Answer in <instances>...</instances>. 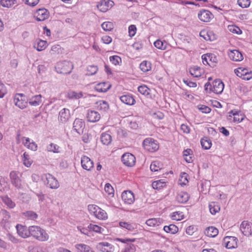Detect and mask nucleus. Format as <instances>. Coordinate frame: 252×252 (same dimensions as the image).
<instances>
[{"instance_id": "12", "label": "nucleus", "mask_w": 252, "mask_h": 252, "mask_svg": "<svg viewBox=\"0 0 252 252\" xmlns=\"http://www.w3.org/2000/svg\"><path fill=\"white\" fill-rule=\"evenodd\" d=\"M96 249L101 252H114V246L106 241H102L96 245Z\"/></svg>"}, {"instance_id": "44", "label": "nucleus", "mask_w": 252, "mask_h": 252, "mask_svg": "<svg viewBox=\"0 0 252 252\" xmlns=\"http://www.w3.org/2000/svg\"><path fill=\"white\" fill-rule=\"evenodd\" d=\"M75 247L79 252H94L91 247L85 244H79Z\"/></svg>"}, {"instance_id": "17", "label": "nucleus", "mask_w": 252, "mask_h": 252, "mask_svg": "<svg viewBox=\"0 0 252 252\" xmlns=\"http://www.w3.org/2000/svg\"><path fill=\"white\" fill-rule=\"evenodd\" d=\"M122 199L125 204H132L135 201L134 193L130 190H125L122 193Z\"/></svg>"}, {"instance_id": "61", "label": "nucleus", "mask_w": 252, "mask_h": 252, "mask_svg": "<svg viewBox=\"0 0 252 252\" xmlns=\"http://www.w3.org/2000/svg\"><path fill=\"white\" fill-rule=\"evenodd\" d=\"M138 92L142 94L148 95L150 94V89L146 85H142L138 88Z\"/></svg>"}, {"instance_id": "10", "label": "nucleus", "mask_w": 252, "mask_h": 252, "mask_svg": "<svg viewBox=\"0 0 252 252\" xmlns=\"http://www.w3.org/2000/svg\"><path fill=\"white\" fill-rule=\"evenodd\" d=\"M114 5L111 0H100L97 2L96 7L101 12H106L110 10Z\"/></svg>"}, {"instance_id": "40", "label": "nucleus", "mask_w": 252, "mask_h": 252, "mask_svg": "<svg viewBox=\"0 0 252 252\" xmlns=\"http://www.w3.org/2000/svg\"><path fill=\"white\" fill-rule=\"evenodd\" d=\"M189 197V195L187 192L181 191L178 194L176 199L179 203H184L187 202Z\"/></svg>"}, {"instance_id": "57", "label": "nucleus", "mask_w": 252, "mask_h": 252, "mask_svg": "<svg viewBox=\"0 0 252 252\" xmlns=\"http://www.w3.org/2000/svg\"><path fill=\"white\" fill-rule=\"evenodd\" d=\"M67 97L69 98H75L78 99L83 96V94L81 92L77 93L74 91H69L67 94Z\"/></svg>"}, {"instance_id": "3", "label": "nucleus", "mask_w": 252, "mask_h": 252, "mask_svg": "<svg viewBox=\"0 0 252 252\" xmlns=\"http://www.w3.org/2000/svg\"><path fill=\"white\" fill-rule=\"evenodd\" d=\"M224 84L220 79H216L212 83L207 82L205 85V90H209L216 94H221L224 89Z\"/></svg>"}, {"instance_id": "60", "label": "nucleus", "mask_w": 252, "mask_h": 252, "mask_svg": "<svg viewBox=\"0 0 252 252\" xmlns=\"http://www.w3.org/2000/svg\"><path fill=\"white\" fill-rule=\"evenodd\" d=\"M227 29L229 32L232 33H236L237 34H240L242 33V31L241 29L235 25H229L227 27Z\"/></svg>"}, {"instance_id": "9", "label": "nucleus", "mask_w": 252, "mask_h": 252, "mask_svg": "<svg viewBox=\"0 0 252 252\" xmlns=\"http://www.w3.org/2000/svg\"><path fill=\"white\" fill-rule=\"evenodd\" d=\"M16 139L17 143H20L21 141L26 148L32 151H36L37 150V144L28 137H22L21 138L19 135H18Z\"/></svg>"}, {"instance_id": "4", "label": "nucleus", "mask_w": 252, "mask_h": 252, "mask_svg": "<svg viewBox=\"0 0 252 252\" xmlns=\"http://www.w3.org/2000/svg\"><path fill=\"white\" fill-rule=\"evenodd\" d=\"M73 68V66L72 63L66 61L59 62L55 66L56 71L61 74L70 73Z\"/></svg>"}, {"instance_id": "32", "label": "nucleus", "mask_w": 252, "mask_h": 252, "mask_svg": "<svg viewBox=\"0 0 252 252\" xmlns=\"http://www.w3.org/2000/svg\"><path fill=\"white\" fill-rule=\"evenodd\" d=\"M23 164L27 167H30L33 163V160L29 154L25 152L22 156Z\"/></svg>"}, {"instance_id": "25", "label": "nucleus", "mask_w": 252, "mask_h": 252, "mask_svg": "<svg viewBox=\"0 0 252 252\" xmlns=\"http://www.w3.org/2000/svg\"><path fill=\"white\" fill-rule=\"evenodd\" d=\"M228 56L229 58L234 62H240L244 59L242 54L238 50L229 51Z\"/></svg>"}, {"instance_id": "36", "label": "nucleus", "mask_w": 252, "mask_h": 252, "mask_svg": "<svg viewBox=\"0 0 252 252\" xmlns=\"http://www.w3.org/2000/svg\"><path fill=\"white\" fill-rule=\"evenodd\" d=\"M189 72L193 77H199L202 75L203 70L198 66H194L190 68Z\"/></svg>"}, {"instance_id": "16", "label": "nucleus", "mask_w": 252, "mask_h": 252, "mask_svg": "<svg viewBox=\"0 0 252 252\" xmlns=\"http://www.w3.org/2000/svg\"><path fill=\"white\" fill-rule=\"evenodd\" d=\"M238 239L233 236H226L224 238L223 244L228 249H234L237 247Z\"/></svg>"}, {"instance_id": "43", "label": "nucleus", "mask_w": 252, "mask_h": 252, "mask_svg": "<svg viewBox=\"0 0 252 252\" xmlns=\"http://www.w3.org/2000/svg\"><path fill=\"white\" fill-rule=\"evenodd\" d=\"M1 199L3 203L9 209H13L16 206L15 203L7 196L1 197Z\"/></svg>"}, {"instance_id": "51", "label": "nucleus", "mask_w": 252, "mask_h": 252, "mask_svg": "<svg viewBox=\"0 0 252 252\" xmlns=\"http://www.w3.org/2000/svg\"><path fill=\"white\" fill-rule=\"evenodd\" d=\"M189 177L187 173L182 172L181 173L179 179V184L181 186H185L189 183Z\"/></svg>"}, {"instance_id": "1", "label": "nucleus", "mask_w": 252, "mask_h": 252, "mask_svg": "<svg viewBox=\"0 0 252 252\" xmlns=\"http://www.w3.org/2000/svg\"><path fill=\"white\" fill-rule=\"evenodd\" d=\"M30 236L41 242L47 241L49 239L46 231L38 225L31 226Z\"/></svg>"}, {"instance_id": "6", "label": "nucleus", "mask_w": 252, "mask_h": 252, "mask_svg": "<svg viewBox=\"0 0 252 252\" xmlns=\"http://www.w3.org/2000/svg\"><path fill=\"white\" fill-rule=\"evenodd\" d=\"M236 75L243 80H249L252 78V71L248 67H240L234 70Z\"/></svg>"}, {"instance_id": "53", "label": "nucleus", "mask_w": 252, "mask_h": 252, "mask_svg": "<svg viewBox=\"0 0 252 252\" xmlns=\"http://www.w3.org/2000/svg\"><path fill=\"white\" fill-rule=\"evenodd\" d=\"M163 230L167 233L174 234L178 231L179 228L176 225L172 224L168 226H165Z\"/></svg>"}, {"instance_id": "62", "label": "nucleus", "mask_w": 252, "mask_h": 252, "mask_svg": "<svg viewBox=\"0 0 252 252\" xmlns=\"http://www.w3.org/2000/svg\"><path fill=\"white\" fill-rule=\"evenodd\" d=\"M98 70L97 66L89 65L87 68V74L88 75H93L95 74Z\"/></svg>"}, {"instance_id": "41", "label": "nucleus", "mask_w": 252, "mask_h": 252, "mask_svg": "<svg viewBox=\"0 0 252 252\" xmlns=\"http://www.w3.org/2000/svg\"><path fill=\"white\" fill-rule=\"evenodd\" d=\"M46 150L49 152L60 153L62 151V148L57 144L51 143L47 146Z\"/></svg>"}, {"instance_id": "22", "label": "nucleus", "mask_w": 252, "mask_h": 252, "mask_svg": "<svg viewBox=\"0 0 252 252\" xmlns=\"http://www.w3.org/2000/svg\"><path fill=\"white\" fill-rule=\"evenodd\" d=\"M70 110L67 108H63L60 110L59 113L58 120L62 124H65L70 118Z\"/></svg>"}, {"instance_id": "24", "label": "nucleus", "mask_w": 252, "mask_h": 252, "mask_svg": "<svg viewBox=\"0 0 252 252\" xmlns=\"http://www.w3.org/2000/svg\"><path fill=\"white\" fill-rule=\"evenodd\" d=\"M85 126V122L82 119L77 118L73 124L74 130L80 134L83 133Z\"/></svg>"}, {"instance_id": "49", "label": "nucleus", "mask_w": 252, "mask_h": 252, "mask_svg": "<svg viewBox=\"0 0 252 252\" xmlns=\"http://www.w3.org/2000/svg\"><path fill=\"white\" fill-rule=\"evenodd\" d=\"M163 164L159 161H154L150 165V169L152 172H157L162 168Z\"/></svg>"}, {"instance_id": "52", "label": "nucleus", "mask_w": 252, "mask_h": 252, "mask_svg": "<svg viewBox=\"0 0 252 252\" xmlns=\"http://www.w3.org/2000/svg\"><path fill=\"white\" fill-rule=\"evenodd\" d=\"M154 46L158 49L164 50L167 49V43L165 41H161V40H157L154 43Z\"/></svg>"}, {"instance_id": "47", "label": "nucleus", "mask_w": 252, "mask_h": 252, "mask_svg": "<svg viewBox=\"0 0 252 252\" xmlns=\"http://www.w3.org/2000/svg\"><path fill=\"white\" fill-rule=\"evenodd\" d=\"M183 157L187 162L191 163L193 161L192 150L190 149L184 150L183 152Z\"/></svg>"}, {"instance_id": "13", "label": "nucleus", "mask_w": 252, "mask_h": 252, "mask_svg": "<svg viewBox=\"0 0 252 252\" xmlns=\"http://www.w3.org/2000/svg\"><path fill=\"white\" fill-rule=\"evenodd\" d=\"M228 118L229 120H232L235 123H240L245 119V115L241 111L234 109L230 111L228 113Z\"/></svg>"}, {"instance_id": "59", "label": "nucleus", "mask_w": 252, "mask_h": 252, "mask_svg": "<svg viewBox=\"0 0 252 252\" xmlns=\"http://www.w3.org/2000/svg\"><path fill=\"white\" fill-rule=\"evenodd\" d=\"M110 62L115 65H120L122 60L118 56H112L109 57Z\"/></svg>"}, {"instance_id": "18", "label": "nucleus", "mask_w": 252, "mask_h": 252, "mask_svg": "<svg viewBox=\"0 0 252 252\" xmlns=\"http://www.w3.org/2000/svg\"><path fill=\"white\" fill-rule=\"evenodd\" d=\"M34 18L38 21H43L48 19L49 13L45 8L37 10L34 13Z\"/></svg>"}, {"instance_id": "63", "label": "nucleus", "mask_w": 252, "mask_h": 252, "mask_svg": "<svg viewBox=\"0 0 252 252\" xmlns=\"http://www.w3.org/2000/svg\"><path fill=\"white\" fill-rule=\"evenodd\" d=\"M136 246L133 244H127L121 252H135Z\"/></svg>"}, {"instance_id": "31", "label": "nucleus", "mask_w": 252, "mask_h": 252, "mask_svg": "<svg viewBox=\"0 0 252 252\" xmlns=\"http://www.w3.org/2000/svg\"><path fill=\"white\" fill-rule=\"evenodd\" d=\"M111 86L110 84L108 82H102L96 84L94 89L98 92H106L110 88Z\"/></svg>"}, {"instance_id": "35", "label": "nucleus", "mask_w": 252, "mask_h": 252, "mask_svg": "<svg viewBox=\"0 0 252 252\" xmlns=\"http://www.w3.org/2000/svg\"><path fill=\"white\" fill-rule=\"evenodd\" d=\"M119 224L120 227L128 231H132L136 228V225L133 223L121 221L119 222Z\"/></svg>"}, {"instance_id": "37", "label": "nucleus", "mask_w": 252, "mask_h": 252, "mask_svg": "<svg viewBox=\"0 0 252 252\" xmlns=\"http://www.w3.org/2000/svg\"><path fill=\"white\" fill-rule=\"evenodd\" d=\"M166 183L165 179L158 180L153 182L152 187L154 189H160L166 187Z\"/></svg>"}, {"instance_id": "2", "label": "nucleus", "mask_w": 252, "mask_h": 252, "mask_svg": "<svg viewBox=\"0 0 252 252\" xmlns=\"http://www.w3.org/2000/svg\"><path fill=\"white\" fill-rule=\"evenodd\" d=\"M88 209L92 215L98 220H106L108 219V215L106 212L96 205H89Z\"/></svg>"}, {"instance_id": "50", "label": "nucleus", "mask_w": 252, "mask_h": 252, "mask_svg": "<svg viewBox=\"0 0 252 252\" xmlns=\"http://www.w3.org/2000/svg\"><path fill=\"white\" fill-rule=\"evenodd\" d=\"M0 5L4 7L10 8L17 4V0H0Z\"/></svg>"}, {"instance_id": "19", "label": "nucleus", "mask_w": 252, "mask_h": 252, "mask_svg": "<svg viewBox=\"0 0 252 252\" xmlns=\"http://www.w3.org/2000/svg\"><path fill=\"white\" fill-rule=\"evenodd\" d=\"M202 62L204 64H208L212 66L217 62L216 56L213 54H206L202 56Z\"/></svg>"}, {"instance_id": "8", "label": "nucleus", "mask_w": 252, "mask_h": 252, "mask_svg": "<svg viewBox=\"0 0 252 252\" xmlns=\"http://www.w3.org/2000/svg\"><path fill=\"white\" fill-rule=\"evenodd\" d=\"M14 104L20 109H23L28 106V101L25 95L22 94H17L14 97Z\"/></svg>"}, {"instance_id": "5", "label": "nucleus", "mask_w": 252, "mask_h": 252, "mask_svg": "<svg viewBox=\"0 0 252 252\" xmlns=\"http://www.w3.org/2000/svg\"><path fill=\"white\" fill-rule=\"evenodd\" d=\"M41 179L44 184L51 189H57L60 186L58 180L50 174L42 175Z\"/></svg>"}, {"instance_id": "54", "label": "nucleus", "mask_w": 252, "mask_h": 252, "mask_svg": "<svg viewBox=\"0 0 252 252\" xmlns=\"http://www.w3.org/2000/svg\"><path fill=\"white\" fill-rule=\"evenodd\" d=\"M112 141L111 136L106 133H103L101 136V141L104 144L108 145Z\"/></svg>"}, {"instance_id": "48", "label": "nucleus", "mask_w": 252, "mask_h": 252, "mask_svg": "<svg viewBox=\"0 0 252 252\" xmlns=\"http://www.w3.org/2000/svg\"><path fill=\"white\" fill-rule=\"evenodd\" d=\"M200 143L202 148L205 150L210 149L212 145L211 140L207 137L201 138Z\"/></svg>"}, {"instance_id": "15", "label": "nucleus", "mask_w": 252, "mask_h": 252, "mask_svg": "<svg viewBox=\"0 0 252 252\" xmlns=\"http://www.w3.org/2000/svg\"><path fill=\"white\" fill-rule=\"evenodd\" d=\"M18 235L22 238H27L30 237L31 226L29 227L22 224H18L16 226Z\"/></svg>"}, {"instance_id": "45", "label": "nucleus", "mask_w": 252, "mask_h": 252, "mask_svg": "<svg viewBox=\"0 0 252 252\" xmlns=\"http://www.w3.org/2000/svg\"><path fill=\"white\" fill-rule=\"evenodd\" d=\"M139 67L142 71L147 72L151 70L152 64L150 62L144 61L140 64Z\"/></svg>"}, {"instance_id": "46", "label": "nucleus", "mask_w": 252, "mask_h": 252, "mask_svg": "<svg viewBox=\"0 0 252 252\" xmlns=\"http://www.w3.org/2000/svg\"><path fill=\"white\" fill-rule=\"evenodd\" d=\"M95 107L99 110L105 111L108 109L109 105L106 101L100 100L96 102Z\"/></svg>"}, {"instance_id": "7", "label": "nucleus", "mask_w": 252, "mask_h": 252, "mask_svg": "<svg viewBox=\"0 0 252 252\" xmlns=\"http://www.w3.org/2000/svg\"><path fill=\"white\" fill-rule=\"evenodd\" d=\"M143 145L145 150L151 152H155L159 148L158 142L151 137L146 138L143 141Z\"/></svg>"}, {"instance_id": "55", "label": "nucleus", "mask_w": 252, "mask_h": 252, "mask_svg": "<svg viewBox=\"0 0 252 252\" xmlns=\"http://www.w3.org/2000/svg\"><path fill=\"white\" fill-rule=\"evenodd\" d=\"M171 218L173 220H181L185 218V216L182 212L177 211L171 214Z\"/></svg>"}, {"instance_id": "33", "label": "nucleus", "mask_w": 252, "mask_h": 252, "mask_svg": "<svg viewBox=\"0 0 252 252\" xmlns=\"http://www.w3.org/2000/svg\"><path fill=\"white\" fill-rule=\"evenodd\" d=\"M29 103L31 106H37L42 103V96L40 94L35 95L29 99Z\"/></svg>"}, {"instance_id": "14", "label": "nucleus", "mask_w": 252, "mask_h": 252, "mask_svg": "<svg viewBox=\"0 0 252 252\" xmlns=\"http://www.w3.org/2000/svg\"><path fill=\"white\" fill-rule=\"evenodd\" d=\"M122 161L125 165L132 167L135 165L136 158L133 155L126 153L122 156Z\"/></svg>"}, {"instance_id": "30", "label": "nucleus", "mask_w": 252, "mask_h": 252, "mask_svg": "<svg viewBox=\"0 0 252 252\" xmlns=\"http://www.w3.org/2000/svg\"><path fill=\"white\" fill-rule=\"evenodd\" d=\"M120 100L123 103L129 105H132L135 103V100L132 95L128 94L122 95Z\"/></svg>"}, {"instance_id": "27", "label": "nucleus", "mask_w": 252, "mask_h": 252, "mask_svg": "<svg viewBox=\"0 0 252 252\" xmlns=\"http://www.w3.org/2000/svg\"><path fill=\"white\" fill-rule=\"evenodd\" d=\"M198 17L202 22H209L213 18V15L209 10H203L198 13Z\"/></svg>"}, {"instance_id": "20", "label": "nucleus", "mask_w": 252, "mask_h": 252, "mask_svg": "<svg viewBox=\"0 0 252 252\" xmlns=\"http://www.w3.org/2000/svg\"><path fill=\"white\" fill-rule=\"evenodd\" d=\"M81 163L82 168L87 171H91L94 167L93 161L86 156L81 157Z\"/></svg>"}, {"instance_id": "42", "label": "nucleus", "mask_w": 252, "mask_h": 252, "mask_svg": "<svg viewBox=\"0 0 252 252\" xmlns=\"http://www.w3.org/2000/svg\"><path fill=\"white\" fill-rule=\"evenodd\" d=\"M209 208L210 213L213 215H216L220 211V206L219 204L215 202H212L210 203Z\"/></svg>"}, {"instance_id": "64", "label": "nucleus", "mask_w": 252, "mask_h": 252, "mask_svg": "<svg viewBox=\"0 0 252 252\" xmlns=\"http://www.w3.org/2000/svg\"><path fill=\"white\" fill-rule=\"evenodd\" d=\"M29 252H49L46 248L30 247Z\"/></svg>"}, {"instance_id": "26", "label": "nucleus", "mask_w": 252, "mask_h": 252, "mask_svg": "<svg viewBox=\"0 0 252 252\" xmlns=\"http://www.w3.org/2000/svg\"><path fill=\"white\" fill-rule=\"evenodd\" d=\"M48 44L46 40L37 38L34 40L33 43V47L38 51H42L47 47Z\"/></svg>"}, {"instance_id": "39", "label": "nucleus", "mask_w": 252, "mask_h": 252, "mask_svg": "<svg viewBox=\"0 0 252 252\" xmlns=\"http://www.w3.org/2000/svg\"><path fill=\"white\" fill-rule=\"evenodd\" d=\"M218 230L215 227L210 226L207 228L205 231V234L210 237H215L218 234Z\"/></svg>"}, {"instance_id": "29", "label": "nucleus", "mask_w": 252, "mask_h": 252, "mask_svg": "<svg viewBox=\"0 0 252 252\" xmlns=\"http://www.w3.org/2000/svg\"><path fill=\"white\" fill-rule=\"evenodd\" d=\"M100 119V115L97 111L89 110L87 114V119L88 121L91 123H95L98 121Z\"/></svg>"}, {"instance_id": "11", "label": "nucleus", "mask_w": 252, "mask_h": 252, "mask_svg": "<svg viewBox=\"0 0 252 252\" xmlns=\"http://www.w3.org/2000/svg\"><path fill=\"white\" fill-rule=\"evenodd\" d=\"M10 179L11 183L13 186L18 189L22 188V181L19 176V172L16 171H12L10 173Z\"/></svg>"}, {"instance_id": "23", "label": "nucleus", "mask_w": 252, "mask_h": 252, "mask_svg": "<svg viewBox=\"0 0 252 252\" xmlns=\"http://www.w3.org/2000/svg\"><path fill=\"white\" fill-rule=\"evenodd\" d=\"M240 230L245 236H250L252 234V223L243 221L240 225Z\"/></svg>"}, {"instance_id": "58", "label": "nucleus", "mask_w": 252, "mask_h": 252, "mask_svg": "<svg viewBox=\"0 0 252 252\" xmlns=\"http://www.w3.org/2000/svg\"><path fill=\"white\" fill-rule=\"evenodd\" d=\"M101 27L105 31H110L113 29L114 25L111 22H104L101 24Z\"/></svg>"}, {"instance_id": "38", "label": "nucleus", "mask_w": 252, "mask_h": 252, "mask_svg": "<svg viewBox=\"0 0 252 252\" xmlns=\"http://www.w3.org/2000/svg\"><path fill=\"white\" fill-rule=\"evenodd\" d=\"M9 189V184L6 178L0 176V190L6 191Z\"/></svg>"}, {"instance_id": "28", "label": "nucleus", "mask_w": 252, "mask_h": 252, "mask_svg": "<svg viewBox=\"0 0 252 252\" xmlns=\"http://www.w3.org/2000/svg\"><path fill=\"white\" fill-rule=\"evenodd\" d=\"M0 215L2 217L0 221L1 225L5 228H8L9 226V220L10 218L9 212L5 210H2L0 212Z\"/></svg>"}, {"instance_id": "56", "label": "nucleus", "mask_w": 252, "mask_h": 252, "mask_svg": "<svg viewBox=\"0 0 252 252\" xmlns=\"http://www.w3.org/2000/svg\"><path fill=\"white\" fill-rule=\"evenodd\" d=\"M88 228L91 231H94L96 233H102L104 230L103 228L100 226L94 224H90Z\"/></svg>"}, {"instance_id": "21", "label": "nucleus", "mask_w": 252, "mask_h": 252, "mask_svg": "<svg viewBox=\"0 0 252 252\" xmlns=\"http://www.w3.org/2000/svg\"><path fill=\"white\" fill-rule=\"evenodd\" d=\"M200 36L205 40L213 41L217 39V35L212 31L203 30L199 33Z\"/></svg>"}, {"instance_id": "34", "label": "nucleus", "mask_w": 252, "mask_h": 252, "mask_svg": "<svg viewBox=\"0 0 252 252\" xmlns=\"http://www.w3.org/2000/svg\"><path fill=\"white\" fill-rule=\"evenodd\" d=\"M162 223V220L159 218H152L148 219L146 223L150 227H157Z\"/></svg>"}]
</instances>
